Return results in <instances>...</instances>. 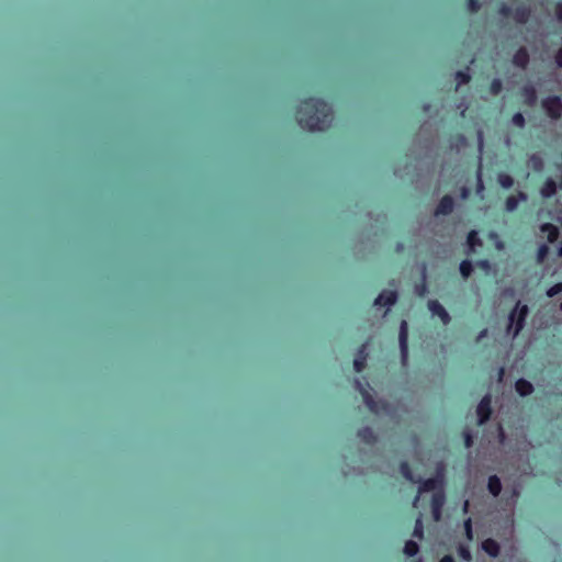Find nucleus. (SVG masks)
Here are the masks:
<instances>
[{"label":"nucleus","mask_w":562,"mask_h":562,"mask_svg":"<svg viewBox=\"0 0 562 562\" xmlns=\"http://www.w3.org/2000/svg\"><path fill=\"white\" fill-rule=\"evenodd\" d=\"M299 125L307 131H325L333 121V109L322 98L308 97L296 110Z\"/></svg>","instance_id":"obj_1"},{"label":"nucleus","mask_w":562,"mask_h":562,"mask_svg":"<svg viewBox=\"0 0 562 562\" xmlns=\"http://www.w3.org/2000/svg\"><path fill=\"white\" fill-rule=\"evenodd\" d=\"M528 315V306L525 304H521L520 301H518L514 307V310L509 313L508 319L509 324L507 327L508 331L513 330V337H517L519 333L522 330L526 317Z\"/></svg>","instance_id":"obj_2"},{"label":"nucleus","mask_w":562,"mask_h":562,"mask_svg":"<svg viewBox=\"0 0 562 562\" xmlns=\"http://www.w3.org/2000/svg\"><path fill=\"white\" fill-rule=\"evenodd\" d=\"M541 105L550 119L560 120L562 117V99L559 95L544 98Z\"/></svg>","instance_id":"obj_3"},{"label":"nucleus","mask_w":562,"mask_h":562,"mask_svg":"<svg viewBox=\"0 0 562 562\" xmlns=\"http://www.w3.org/2000/svg\"><path fill=\"white\" fill-rule=\"evenodd\" d=\"M355 385H356V389L359 391V393L361 394L362 398H363V402L364 404L367 405V407L372 412V413H379L380 408H384L385 407V403L384 402H378L374 400V397L371 395V393L369 392V390L367 389V385H364L361 381H359L358 379H355Z\"/></svg>","instance_id":"obj_4"},{"label":"nucleus","mask_w":562,"mask_h":562,"mask_svg":"<svg viewBox=\"0 0 562 562\" xmlns=\"http://www.w3.org/2000/svg\"><path fill=\"white\" fill-rule=\"evenodd\" d=\"M416 483H418V492H417V495L414 497V501H413V506L414 507H417V504H418L419 498H420V494L426 493V492H430V491H435L436 492L439 488H441V480L438 479V477H429V479H426V480L417 477V482Z\"/></svg>","instance_id":"obj_5"},{"label":"nucleus","mask_w":562,"mask_h":562,"mask_svg":"<svg viewBox=\"0 0 562 562\" xmlns=\"http://www.w3.org/2000/svg\"><path fill=\"white\" fill-rule=\"evenodd\" d=\"M492 396L491 394H485L476 407V415H477V424L484 425L486 422L490 420L492 415Z\"/></svg>","instance_id":"obj_6"},{"label":"nucleus","mask_w":562,"mask_h":562,"mask_svg":"<svg viewBox=\"0 0 562 562\" xmlns=\"http://www.w3.org/2000/svg\"><path fill=\"white\" fill-rule=\"evenodd\" d=\"M446 503V495L442 488L434 492L431 496V514L435 521H439L441 519L442 508Z\"/></svg>","instance_id":"obj_7"},{"label":"nucleus","mask_w":562,"mask_h":562,"mask_svg":"<svg viewBox=\"0 0 562 562\" xmlns=\"http://www.w3.org/2000/svg\"><path fill=\"white\" fill-rule=\"evenodd\" d=\"M400 352L403 362L408 359V324L406 321H402L398 333Z\"/></svg>","instance_id":"obj_8"},{"label":"nucleus","mask_w":562,"mask_h":562,"mask_svg":"<svg viewBox=\"0 0 562 562\" xmlns=\"http://www.w3.org/2000/svg\"><path fill=\"white\" fill-rule=\"evenodd\" d=\"M427 306L430 313L441 321L442 325L447 326L450 324L451 317L449 313L437 300H429Z\"/></svg>","instance_id":"obj_9"},{"label":"nucleus","mask_w":562,"mask_h":562,"mask_svg":"<svg viewBox=\"0 0 562 562\" xmlns=\"http://www.w3.org/2000/svg\"><path fill=\"white\" fill-rule=\"evenodd\" d=\"M397 301V292L394 290L382 291L374 300V305L390 307Z\"/></svg>","instance_id":"obj_10"},{"label":"nucleus","mask_w":562,"mask_h":562,"mask_svg":"<svg viewBox=\"0 0 562 562\" xmlns=\"http://www.w3.org/2000/svg\"><path fill=\"white\" fill-rule=\"evenodd\" d=\"M454 207V200L451 195L446 194L441 198L439 201L436 210L435 215H449L452 213Z\"/></svg>","instance_id":"obj_11"},{"label":"nucleus","mask_w":562,"mask_h":562,"mask_svg":"<svg viewBox=\"0 0 562 562\" xmlns=\"http://www.w3.org/2000/svg\"><path fill=\"white\" fill-rule=\"evenodd\" d=\"M530 60L529 53L526 47L518 48L513 56V64L521 69H525Z\"/></svg>","instance_id":"obj_12"},{"label":"nucleus","mask_w":562,"mask_h":562,"mask_svg":"<svg viewBox=\"0 0 562 562\" xmlns=\"http://www.w3.org/2000/svg\"><path fill=\"white\" fill-rule=\"evenodd\" d=\"M481 547L482 550L486 552L491 558H497L499 555L501 546L496 540L492 538L485 539Z\"/></svg>","instance_id":"obj_13"},{"label":"nucleus","mask_w":562,"mask_h":562,"mask_svg":"<svg viewBox=\"0 0 562 562\" xmlns=\"http://www.w3.org/2000/svg\"><path fill=\"white\" fill-rule=\"evenodd\" d=\"M367 344L361 345L359 348L357 356L353 360V368L356 372H361L367 364Z\"/></svg>","instance_id":"obj_14"},{"label":"nucleus","mask_w":562,"mask_h":562,"mask_svg":"<svg viewBox=\"0 0 562 562\" xmlns=\"http://www.w3.org/2000/svg\"><path fill=\"white\" fill-rule=\"evenodd\" d=\"M512 18L519 24H525L530 18V9L524 4L514 9Z\"/></svg>","instance_id":"obj_15"},{"label":"nucleus","mask_w":562,"mask_h":562,"mask_svg":"<svg viewBox=\"0 0 562 562\" xmlns=\"http://www.w3.org/2000/svg\"><path fill=\"white\" fill-rule=\"evenodd\" d=\"M515 390L520 396L525 397L533 392V385L528 380L520 378L515 383Z\"/></svg>","instance_id":"obj_16"},{"label":"nucleus","mask_w":562,"mask_h":562,"mask_svg":"<svg viewBox=\"0 0 562 562\" xmlns=\"http://www.w3.org/2000/svg\"><path fill=\"white\" fill-rule=\"evenodd\" d=\"M357 436L359 439L367 443V445H373L376 442V435L374 434L373 429L371 427H362L358 430Z\"/></svg>","instance_id":"obj_17"},{"label":"nucleus","mask_w":562,"mask_h":562,"mask_svg":"<svg viewBox=\"0 0 562 562\" xmlns=\"http://www.w3.org/2000/svg\"><path fill=\"white\" fill-rule=\"evenodd\" d=\"M521 95L524 97L525 103L527 105H535L536 104L538 97H537V91H536L533 86L526 85L525 87H522Z\"/></svg>","instance_id":"obj_18"},{"label":"nucleus","mask_w":562,"mask_h":562,"mask_svg":"<svg viewBox=\"0 0 562 562\" xmlns=\"http://www.w3.org/2000/svg\"><path fill=\"white\" fill-rule=\"evenodd\" d=\"M526 199H527V195L521 191L518 192L517 196L509 195L505 201L506 211L514 212L518 207L519 201H524Z\"/></svg>","instance_id":"obj_19"},{"label":"nucleus","mask_w":562,"mask_h":562,"mask_svg":"<svg viewBox=\"0 0 562 562\" xmlns=\"http://www.w3.org/2000/svg\"><path fill=\"white\" fill-rule=\"evenodd\" d=\"M487 490L494 497H497L501 494L502 482L497 475L493 474L488 477Z\"/></svg>","instance_id":"obj_20"},{"label":"nucleus","mask_w":562,"mask_h":562,"mask_svg":"<svg viewBox=\"0 0 562 562\" xmlns=\"http://www.w3.org/2000/svg\"><path fill=\"white\" fill-rule=\"evenodd\" d=\"M540 231L547 233V239L549 243H554L559 237V229L551 223H544L541 225Z\"/></svg>","instance_id":"obj_21"},{"label":"nucleus","mask_w":562,"mask_h":562,"mask_svg":"<svg viewBox=\"0 0 562 562\" xmlns=\"http://www.w3.org/2000/svg\"><path fill=\"white\" fill-rule=\"evenodd\" d=\"M400 472L404 479L407 481L415 483L417 482V477L415 476L411 464L407 461H402L400 463Z\"/></svg>","instance_id":"obj_22"},{"label":"nucleus","mask_w":562,"mask_h":562,"mask_svg":"<svg viewBox=\"0 0 562 562\" xmlns=\"http://www.w3.org/2000/svg\"><path fill=\"white\" fill-rule=\"evenodd\" d=\"M557 192V184L552 179H548L541 187L540 193L543 198H551Z\"/></svg>","instance_id":"obj_23"},{"label":"nucleus","mask_w":562,"mask_h":562,"mask_svg":"<svg viewBox=\"0 0 562 562\" xmlns=\"http://www.w3.org/2000/svg\"><path fill=\"white\" fill-rule=\"evenodd\" d=\"M467 244L470 249H473L475 246L482 245V241H481L476 231L472 229L469 232V234L467 236Z\"/></svg>","instance_id":"obj_24"},{"label":"nucleus","mask_w":562,"mask_h":562,"mask_svg":"<svg viewBox=\"0 0 562 562\" xmlns=\"http://www.w3.org/2000/svg\"><path fill=\"white\" fill-rule=\"evenodd\" d=\"M413 536L419 540L424 539V524L422 515L416 518Z\"/></svg>","instance_id":"obj_25"},{"label":"nucleus","mask_w":562,"mask_h":562,"mask_svg":"<svg viewBox=\"0 0 562 562\" xmlns=\"http://www.w3.org/2000/svg\"><path fill=\"white\" fill-rule=\"evenodd\" d=\"M418 551H419V546L415 541L408 540L405 542L404 553L407 557H414L418 553Z\"/></svg>","instance_id":"obj_26"},{"label":"nucleus","mask_w":562,"mask_h":562,"mask_svg":"<svg viewBox=\"0 0 562 562\" xmlns=\"http://www.w3.org/2000/svg\"><path fill=\"white\" fill-rule=\"evenodd\" d=\"M459 268H460V273L464 279L469 278L473 271L472 262L467 259L461 261Z\"/></svg>","instance_id":"obj_27"},{"label":"nucleus","mask_w":562,"mask_h":562,"mask_svg":"<svg viewBox=\"0 0 562 562\" xmlns=\"http://www.w3.org/2000/svg\"><path fill=\"white\" fill-rule=\"evenodd\" d=\"M457 88L467 85L471 80V76L467 70H459L456 72Z\"/></svg>","instance_id":"obj_28"},{"label":"nucleus","mask_w":562,"mask_h":562,"mask_svg":"<svg viewBox=\"0 0 562 562\" xmlns=\"http://www.w3.org/2000/svg\"><path fill=\"white\" fill-rule=\"evenodd\" d=\"M498 183L504 189H510L514 186V179L512 176L507 173H499L498 175Z\"/></svg>","instance_id":"obj_29"},{"label":"nucleus","mask_w":562,"mask_h":562,"mask_svg":"<svg viewBox=\"0 0 562 562\" xmlns=\"http://www.w3.org/2000/svg\"><path fill=\"white\" fill-rule=\"evenodd\" d=\"M503 90V82L498 78H494L490 83V91L493 95H497Z\"/></svg>","instance_id":"obj_30"},{"label":"nucleus","mask_w":562,"mask_h":562,"mask_svg":"<svg viewBox=\"0 0 562 562\" xmlns=\"http://www.w3.org/2000/svg\"><path fill=\"white\" fill-rule=\"evenodd\" d=\"M458 554L462 560L467 562H470L472 560V554L468 546L460 544L458 548Z\"/></svg>","instance_id":"obj_31"},{"label":"nucleus","mask_w":562,"mask_h":562,"mask_svg":"<svg viewBox=\"0 0 562 562\" xmlns=\"http://www.w3.org/2000/svg\"><path fill=\"white\" fill-rule=\"evenodd\" d=\"M549 246L546 245V244H542L538 247L537 249V261L539 263L543 262L544 259L547 258L548 254H549Z\"/></svg>","instance_id":"obj_32"},{"label":"nucleus","mask_w":562,"mask_h":562,"mask_svg":"<svg viewBox=\"0 0 562 562\" xmlns=\"http://www.w3.org/2000/svg\"><path fill=\"white\" fill-rule=\"evenodd\" d=\"M428 292V288H427V284H426V281H425V276L423 277V280L415 284V293L423 297L426 295V293Z\"/></svg>","instance_id":"obj_33"},{"label":"nucleus","mask_w":562,"mask_h":562,"mask_svg":"<svg viewBox=\"0 0 562 562\" xmlns=\"http://www.w3.org/2000/svg\"><path fill=\"white\" fill-rule=\"evenodd\" d=\"M497 12L499 15H502L504 18H512V15L514 13V9L506 3H502L498 7Z\"/></svg>","instance_id":"obj_34"},{"label":"nucleus","mask_w":562,"mask_h":562,"mask_svg":"<svg viewBox=\"0 0 562 562\" xmlns=\"http://www.w3.org/2000/svg\"><path fill=\"white\" fill-rule=\"evenodd\" d=\"M512 123L519 127V128H522L526 124V120H525V116L522 115V113L520 112H517L515 113L513 116H512Z\"/></svg>","instance_id":"obj_35"},{"label":"nucleus","mask_w":562,"mask_h":562,"mask_svg":"<svg viewBox=\"0 0 562 562\" xmlns=\"http://www.w3.org/2000/svg\"><path fill=\"white\" fill-rule=\"evenodd\" d=\"M467 145V138L463 134H457L452 137L451 146L464 147Z\"/></svg>","instance_id":"obj_36"},{"label":"nucleus","mask_w":562,"mask_h":562,"mask_svg":"<svg viewBox=\"0 0 562 562\" xmlns=\"http://www.w3.org/2000/svg\"><path fill=\"white\" fill-rule=\"evenodd\" d=\"M562 292V282H558L547 290V296L553 297Z\"/></svg>","instance_id":"obj_37"},{"label":"nucleus","mask_w":562,"mask_h":562,"mask_svg":"<svg viewBox=\"0 0 562 562\" xmlns=\"http://www.w3.org/2000/svg\"><path fill=\"white\" fill-rule=\"evenodd\" d=\"M464 533H465V538L469 541L473 540V529H472V520H471V518H468L464 521Z\"/></svg>","instance_id":"obj_38"},{"label":"nucleus","mask_w":562,"mask_h":562,"mask_svg":"<svg viewBox=\"0 0 562 562\" xmlns=\"http://www.w3.org/2000/svg\"><path fill=\"white\" fill-rule=\"evenodd\" d=\"M467 5L471 13H476L481 9V3L479 0H467Z\"/></svg>","instance_id":"obj_39"},{"label":"nucleus","mask_w":562,"mask_h":562,"mask_svg":"<svg viewBox=\"0 0 562 562\" xmlns=\"http://www.w3.org/2000/svg\"><path fill=\"white\" fill-rule=\"evenodd\" d=\"M555 15L557 19L562 22V0L557 2L555 4Z\"/></svg>","instance_id":"obj_40"},{"label":"nucleus","mask_w":562,"mask_h":562,"mask_svg":"<svg viewBox=\"0 0 562 562\" xmlns=\"http://www.w3.org/2000/svg\"><path fill=\"white\" fill-rule=\"evenodd\" d=\"M472 445H473V437H472V435L470 432H465L464 434V446L467 448H470V447H472Z\"/></svg>","instance_id":"obj_41"},{"label":"nucleus","mask_w":562,"mask_h":562,"mask_svg":"<svg viewBox=\"0 0 562 562\" xmlns=\"http://www.w3.org/2000/svg\"><path fill=\"white\" fill-rule=\"evenodd\" d=\"M555 63L560 68H562V47L559 48V50L555 54Z\"/></svg>","instance_id":"obj_42"},{"label":"nucleus","mask_w":562,"mask_h":562,"mask_svg":"<svg viewBox=\"0 0 562 562\" xmlns=\"http://www.w3.org/2000/svg\"><path fill=\"white\" fill-rule=\"evenodd\" d=\"M439 562H454V559L451 555H445Z\"/></svg>","instance_id":"obj_43"},{"label":"nucleus","mask_w":562,"mask_h":562,"mask_svg":"<svg viewBox=\"0 0 562 562\" xmlns=\"http://www.w3.org/2000/svg\"><path fill=\"white\" fill-rule=\"evenodd\" d=\"M504 373H505L504 368H501V369L498 370V379H499V380H502V379H503Z\"/></svg>","instance_id":"obj_44"},{"label":"nucleus","mask_w":562,"mask_h":562,"mask_svg":"<svg viewBox=\"0 0 562 562\" xmlns=\"http://www.w3.org/2000/svg\"><path fill=\"white\" fill-rule=\"evenodd\" d=\"M486 334H487V329H483V330L480 333V335H479V339H481V338L485 337V336H486Z\"/></svg>","instance_id":"obj_45"},{"label":"nucleus","mask_w":562,"mask_h":562,"mask_svg":"<svg viewBox=\"0 0 562 562\" xmlns=\"http://www.w3.org/2000/svg\"><path fill=\"white\" fill-rule=\"evenodd\" d=\"M514 293V290L512 288H508L505 290V294H513Z\"/></svg>","instance_id":"obj_46"},{"label":"nucleus","mask_w":562,"mask_h":562,"mask_svg":"<svg viewBox=\"0 0 562 562\" xmlns=\"http://www.w3.org/2000/svg\"><path fill=\"white\" fill-rule=\"evenodd\" d=\"M467 194H468V189L463 188V190H462V195H463V196H467Z\"/></svg>","instance_id":"obj_47"},{"label":"nucleus","mask_w":562,"mask_h":562,"mask_svg":"<svg viewBox=\"0 0 562 562\" xmlns=\"http://www.w3.org/2000/svg\"><path fill=\"white\" fill-rule=\"evenodd\" d=\"M403 245L401 243L397 244L396 250H401Z\"/></svg>","instance_id":"obj_48"},{"label":"nucleus","mask_w":562,"mask_h":562,"mask_svg":"<svg viewBox=\"0 0 562 562\" xmlns=\"http://www.w3.org/2000/svg\"><path fill=\"white\" fill-rule=\"evenodd\" d=\"M559 256H561V257H562V245H561V246H560V248H559Z\"/></svg>","instance_id":"obj_49"},{"label":"nucleus","mask_w":562,"mask_h":562,"mask_svg":"<svg viewBox=\"0 0 562 562\" xmlns=\"http://www.w3.org/2000/svg\"><path fill=\"white\" fill-rule=\"evenodd\" d=\"M560 308L562 310V303L560 304Z\"/></svg>","instance_id":"obj_50"}]
</instances>
